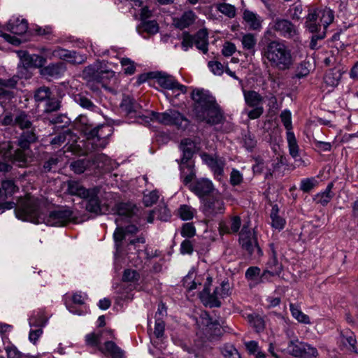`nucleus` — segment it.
Returning a JSON list of instances; mask_svg holds the SVG:
<instances>
[{
    "label": "nucleus",
    "instance_id": "f257e3e1",
    "mask_svg": "<svg viewBox=\"0 0 358 358\" xmlns=\"http://www.w3.org/2000/svg\"><path fill=\"white\" fill-rule=\"evenodd\" d=\"M112 134L113 128L110 126L100 125L86 132L85 137L80 140L76 134L67 129L54 137L51 140V144L58 146L64 144L66 150L76 155H85L94 150L106 148Z\"/></svg>",
    "mask_w": 358,
    "mask_h": 358
},
{
    "label": "nucleus",
    "instance_id": "f03ea898",
    "mask_svg": "<svg viewBox=\"0 0 358 358\" xmlns=\"http://www.w3.org/2000/svg\"><path fill=\"white\" fill-rule=\"evenodd\" d=\"M212 277L208 273L203 275H196L194 270L190 271L183 279V285L188 290L197 289L203 285V289L199 296L205 306L220 307L221 300L231 294V286L228 281H223L219 287H216L213 293L210 292L212 284Z\"/></svg>",
    "mask_w": 358,
    "mask_h": 358
},
{
    "label": "nucleus",
    "instance_id": "7ed1b4c3",
    "mask_svg": "<svg viewBox=\"0 0 358 358\" xmlns=\"http://www.w3.org/2000/svg\"><path fill=\"white\" fill-rule=\"evenodd\" d=\"M261 54L262 62L266 66L279 71L289 69L294 62L291 49L280 40L269 41L263 47Z\"/></svg>",
    "mask_w": 358,
    "mask_h": 358
},
{
    "label": "nucleus",
    "instance_id": "20e7f679",
    "mask_svg": "<svg viewBox=\"0 0 358 358\" xmlns=\"http://www.w3.org/2000/svg\"><path fill=\"white\" fill-rule=\"evenodd\" d=\"M192 99L194 101V110L196 117L210 124H217L223 120V113L215 99L208 91L194 90Z\"/></svg>",
    "mask_w": 358,
    "mask_h": 358
},
{
    "label": "nucleus",
    "instance_id": "39448f33",
    "mask_svg": "<svg viewBox=\"0 0 358 358\" xmlns=\"http://www.w3.org/2000/svg\"><path fill=\"white\" fill-rule=\"evenodd\" d=\"M36 136L33 131L23 132L21 135L18 145L20 148L15 150L13 155L11 154L10 150L12 145L10 142H5L0 146V152L3 153L5 158L9 159L20 167L25 166L28 162V152L31 143L35 142Z\"/></svg>",
    "mask_w": 358,
    "mask_h": 358
},
{
    "label": "nucleus",
    "instance_id": "423d86ee",
    "mask_svg": "<svg viewBox=\"0 0 358 358\" xmlns=\"http://www.w3.org/2000/svg\"><path fill=\"white\" fill-rule=\"evenodd\" d=\"M42 204L40 199L27 194L19 200L15 210V215L22 221L40 224L43 213L41 210Z\"/></svg>",
    "mask_w": 358,
    "mask_h": 358
},
{
    "label": "nucleus",
    "instance_id": "0eeeda50",
    "mask_svg": "<svg viewBox=\"0 0 358 358\" xmlns=\"http://www.w3.org/2000/svg\"><path fill=\"white\" fill-rule=\"evenodd\" d=\"M334 19V12L327 8L308 7L304 27L310 33H327V27Z\"/></svg>",
    "mask_w": 358,
    "mask_h": 358
},
{
    "label": "nucleus",
    "instance_id": "6e6552de",
    "mask_svg": "<svg viewBox=\"0 0 358 358\" xmlns=\"http://www.w3.org/2000/svg\"><path fill=\"white\" fill-rule=\"evenodd\" d=\"M244 101L247 106L252 108L247 111V115L250 120L259 118L264 113L263 103L264 98L255 90L243 89Z\"/></svg>",
    "mask_w": 358,
    "mask_h": 358
},
{
    "label": "nucleus",
    "instance_id": "1a4fd4ad",
    "mask_svg": "<svg viewBox=\"0 0 358 358\" xmlns=\"http://www.w3.org/2000/svg\"><path fill=\"white\" fill-rule=\"evenodd\" d=\"M74 218L75 216L70 209L59 208L50 212L48 215L43 213L41 223L51 227H63L73 221Z\"/></svg>",
    "mask_w": 358,
    "mask_h": 358
},
{
    "label": "nucleus",
    "instance_id": "9d476101",
    "mask_svg": "<svg viewBox=\"0 0 358 358\" xmlns=\"http://www.w3.org/2000/svg\"><path fill=\"white\" fill-rule=\"evenodd\" d=\"M201 210L208 217H213L218 214H223L225 211V205L222 194L220 192H216L210 197L203 199Z\"/></svg>",
    "mask_w": 358,
    "mask_h": 358
},
{
    "label": "nucleus",
    "instance_id": "9b49d317",
    "mask_svg": "<svg viewBox=\"0 0 358 358\" xmlns=\"http://www.w3.org/2000/svg\"><path fill=\"white\" fill-rule=\"evenodd\" d=\"M239 243L242 248L250 255L258 257L262 255L255 233L243 226L239 235Z\"/></svg>",
    "mask_w": 358,
    "mask_h": 358
},
{
    "label": "nucleus",
    "instance_id": "f8f14e48",
    "mask_svg": "<svg viewBox=\"0 0 358 358\" xmlns=\"http://www.w3.org/2000/svg\"><path fill=\"white\" fill-rule=\"evenodd\" d=\"M276 31L282 37L294 38L299 34L296 26L289 20L282 18L275 19L270 24V29L265 32V36H273L272 31Z\"/></svg>",
    "mask_w": 358,
    "mask_h": 358
},
{
    "label": "nucleus",
    "instance_id": "ddd939ff",
    "mask_svg": "<svg viewBox=\"0 0 358 358\" xmlns=\"http://www.w3.org/2000/svg\"><path fill=\"white\" fill-rule=\"evenodd\" d=\"M43 54L48 59L59 58L66 60L74 64H81L85 61V57L80 55L75 51H70L62 48H57L55 50L43 49Z\"/></svg>",
    "mask_w": 358,
    "mask_h": 358
},
{
    "label": "nucleus",
    "instance_id": "4468645a",
    "mask_svg": "<svg viewBox=\"0 0 358 358\" xmlns=\"http://www.w3.org/2000/svg\"><path fill=\"white\" fill-rule=\"evenodd\" d=\"M287 349L291 355L301 358H315L318 355L317 348L299 340L291 341Z\"/></svg>",
    "mask_w": 358,
    "mask_h": 358
},
{
    "label": "nucleus",
    "instance_id": "2eb2a0df",
    "mask_svg": "<svg viewBox=\"0 0 358 358\" xmlns=\"http://www.w3.org/2000/svg\"><path fill=\"white\" fill-rule=\"evenodd\" d=\"M150 120L165 125L176 126H180L186 120L180 113L175 110H168L164 113L151 112Z\"/></svg>",
    "mask_w": 358,
    "mask_h": 358
},
{
    "label": "nucleus",
    "instance_id": "dca6fc26",
    "mask_svg": "<svg viewBox=\"0 0 358 358\" xmlns=\"http://www.w3.org/2000/svg\"><path fill=\"white\" fill-rule=\"evenodd\" d=\"M190 190L199 198L206 199L207 196H212L216 192H219L215 187L213 182L208 178H201L196 180L191 185Z\"/></svg>",
    "mask_w": 358,
    "mask_h": 358
},
{
    "label": "nucleus",
    "instance_id": "f3484780",
    "mask_svg": "<svg viewBox=\"0 0 358 358\" xmlns=\"http://www.w3.org/2000/svg\"><path fill=\"white\" fill-rule=\"evenodd\" d=\"M271 257L266 264V268L261 274V282L268 280L271 276L279 275L282 269V264L277 259V253L274 245L270 244Z\"/></svg>",
    "mask_w": 358,
    "mask_h": 358
},
{
    "label": "nucleus",
    "instance_id": "a211bd4d",
    "mask_svg": "<svg viewBox=\"0 0 358 358\" xmlns=\"http://www.w3.org/2000/svg\"><path fill=\"white\" fill-rule=\"evenodd\" d=\"M84 74L85 76L92 74L90 81H96L103 87H106L108 85L116 80L115 72L111 70L94 71L92 67L89 66L85 69Z\"/></svg>",
    "mask_w": 358,
    "mask_h": 358
},
{
    "label": "nucleus",
    "instance_id": "6ab92c4d",
    "mask_svg": "<svg viewBox=\"0 0 358 358\" xmlns=\"http://www.w3.org/2000/svg\"><path fill=\"white\" fill-rule=\"evenodd\" d=\"M201 157L202 161L213 172L215 178L218 180H221L224 173L225 161L217 156L210 155L207 153H202Z\"/></svg>",
    "mask_w": 358,
    "mask_h": 358
},
{
    "label": "nucleus",
    "instance_id": "aec40b11",
    "mask_svg": "<svg viewBox=\"0 0 358 358\" xmlns=\"http://www.w3.org/2000/svg\"><path fill=\"white\" fill-rule=\"evenodd\" d=\"M157 83L162 87L173 91H179L182 94L187 92V87L180 84L173 76L165 73H157L155 76Z\"/></svg>",
    "mask_w": 358,
    "mask_h": 358
},
{
    "label": "nucleus",
    "instance_id": "412c9836",
    "mask_svg": "<svg viewBox=\"0 0 358 358\" xmlns=\"http://www.w3.org/2000/svg\"><path fill=\"white\" fill-rule=\"evenodd\" d=\"M180 150L182 152V158L180 164V167L184 171L185 165L187 163H192L191 159L193 154L196 151V146L195 143L191 139L187 138L181 141L180 145Z\"/></svg>",
    "mask_w": 358,
    "mask_h": 358
},
{
    "label": "nucleus",
    "instance_id": "4be33fe9",
    "mask_svg": "<svg viewBox=\"0 0 358 358\" xmlns=\"http://www.w3.org/2000/svg\"><path fill=\"white\" fill-rule=\"evenodd\" d=\"M6 29L14 34L22 35L27 32L28 23L24 19L13 17L7 23Z\"/></svg>",
    "mask_w": 358,
    "mask_h": 358
},
{
    "label": "nucleus",
    "instance_id": "5701e85b",
    "mask_svg": "<svg viewBox=\"0 0 358 358\" xmlns=\"http://www.w3.org/2000/svg\"><path fill=\"white\" fill-rule=\"evenodd\" d=\"M120 107L122 110L127 115H133L132 116L135 117L137 115L140 116V105L137 103L134 99L128 96L123 97Z\"/></svg>",
    "mask_w": 358,
    "mask_h": 358
},
{
    "label": "nucleus",
    "instance_id": "b1692460",
    "mask_svg": "<svg viewBox=\"0 0 358 358\" xmlns=\"http://www.w3.org/2000/svg\"><path fill=\"white\" fill-rule=\"evenodd\" d=\"M66 71V66L63 62L49 64L41 69V73L45 77L58 78Z\"/></svg>",
    "mask_w": 358,
    "mask_h": 358
},
{
    "label": "nucleus",
    "instance_id": "393cba45",
    "mask_svg": "<svg viewBox=\"0 0 358 358\" xmlns=\"http://www.w3.org/2000/svg\"><path fill=\"white\" fill-rule=\"evenodd\" d=\"M18 55L23 64L27 66L40 67L45 62V59L37 55H29L26 52L20 51L18 52Z\"/></svg>",
    "mask_w": 358,
    "mask_h": 358
},
{
    "label": "nucleus",
    "instance_id": "a878e982",
    "mask_svg": "<svg viewBox=\"0 0 358 358\" xmlns=\"http://www.w3.org/2000/svg\"><path fill=\"white\" fill-rule=\"evenodd\" d=\"M243 18L251 30H260L262 29V17L249 10L243 11Z\"/></svg>",
    "mask_w": 358,
    "mask_h": 358
},
{
    "label": "nucleus",
    "instance_id": "bb28decb",
    "mask_svg": "<svg viewBox=\"0 0 358 358\" xmlns=\"http://www.w3.org/2000/svg\"><path fill=\"white\" fill-rule=\"evenodd\" d=\"M67 192L71 194L80 198H87L90 194V189L85 188L79 182L75 180H69L66 182Z\"/></svg>",
    "mask_w": 358,
    "mask_h": 358
},
{
    "label": "nucleus",
    "instance_id": "cd10ccee",
    "mask_svg": "<svg viewBox=\"0 0 358 358\" xmlns=\"http://www.w3.org/2000/svg\"><path fill=\"white\" fill-rule=\"evenodd\" d=\"M196 19V15L192 10L185 12L180 17L173 19V24L176 27L183 29L188 27L194 23Z\"/></svg>",
    "mask_w": 358,
    "mask_h": 358
},
{
    "label": "nucleus",
    "instance_id": "c85d7f7f",
    "mask_svg": "<svg viewBox=\"0 0 358 358\" xmlns=\"http://www.w3.org/2000/svg\"><path fill=\"white\" fill-rule=\"evenodd\" d=\"M196 47L204 54L208 52V32L206 29L199 30L194 36Z\"/></svg>",
    "mask_w": 358,
    "mask_h": 358
},
{
    "label": "nucleus",
    "instance_id": "c756f323",
    "mask_svg": "<svg viewBox=\"0 0 358 358\" xmlns=\"http://www.w3.org/2000/svg\"><path fill=\"white\" fill-rule=\"evenodd\" d=\"M17 83V77L15 76L7 80L0 79V96L11 97L10 89L15 87Z\"/></svg>",
    "mask_w": 358,
    "mask_h": 358
},
{
    "label": "nucleus",
    "instance_id": "7c9ffc66",
    "mask_svg": "<svg viewBox=\"0 0 358 358\" xmlns=\"http://www.w3.org/2000/svg\"><path fill=\"white\" fill-rule=\"evenodd\" d=\"M341 77L342 72L341 70H329L324 77V82L327 85L334 87L339 84Z\"/></svg>",
    "mask_w": 358,
    "mask_h": 358
},
{
    "label": "nucleus",
    "instance_id": "2f4dec72",
    "mask_svg": "<svg viewBox=\"0 0 358 358\" xmlns=\"http://www.w3.org/2000/svg\"><path fill=\"white\" fill-rule=\"evenodd\" d=\"M48 318L42 310L34 311L29 319L31 328L43 327L47 322Z\"/></svg>",
    "mask_w": 358,
    "mask_h": 358
},
{
    "label": "nucleus",
    "instance_id": "473e14b6",
    "mask_svg": "<svg viewBox=\"0 0 358 358\" xmlns=\"http://www.w3.org/2000/svg\"><path fill=\"white\" fill-rule=\"evenodd\" d=\"M99 350L103 352L108 353L112 358H124L123 351L112 341L106 342L104 348H99Z\"/></svg>",
    "mask_w": 358,
    "mask_h": 358
},
{
    "label": "nucleus",
    "instance_id": "72a5a7b5",
    "mask_svg": "<svg viewBox=\"0 0 358 358\" xmlns=\"http://www.w3.org/2000/svg\"><path fill=\"white\" fill-rule=\"evenodd\" d=\"M86 199H87L86 209L92 213H99L100 211V203L96 191L94 189H91L90 195Z\"/></svg>",
    "mask_w": 358,
    "mask_h": 358
},
{
    "label": "nucleus",
    "instance_id": "f704fd0d",
    "mask_svg": "<svg viewBox=\"0 0 358 358\" xmlns=\"http://www.w3.org/2000/svg\"><path fill=\"white\" fill-rule=\"evenodd\" d=\"M286 138L288 144L289 155L296 158L299 155V148L297 143L296 138L293 131L286 133Z\"/></svg>",
    "mask_w": 358,
    "mask_h": 358
},
{
    "label": "nucleus",
    "instance_id": "c9c22d12",
    "mask_svg": "<svg viewBox=\"0 0 358 358\" xmlns=\"http://www.w3.org/2000/svg\"><path fill=\"white\" fill-rule=\"evenodd\" d=\"M15 125L18 126L22 129H28L26 132L33 131L31 122L29 116L24 112L17 114L15 117Z\"/></svg>",
    "mask_w": 358,
    "mask_h": 358
},
{
    "label": "nucleus",
    "instance_id": "e433bc0d",
    "mask_svg": "<svg viewBox=\"0 0 358 358\" xmlns=\"http://www.w3.org/2000/svg\"><path fill=\"white\" fill-rule=\"evenodd\" d=\"M278 206H273L271 213V218L272 227L276 229L280 230L283 229L285 220L278 215Z\"/></svg>",
    "mask_w": 358,
    "mask_h": 358
},
{
    "label": "nucleus",
    "instance_id": "4c0bfd02",
    "mask_svg": "<svg viewBox=\"0 0 358 358\" xmlns=\"http://www.w3.org/2000/svg\"><path fill=\"white\" fill-rule=\"evenodd\" d=\"M331 187L332 184H329L323 192L316 194L314 198L315 202L320 203L322 206L327 205L331 201L333 196L331 194Z\"/></svg>",
    "mask_w": 358,
    "mask_h": 358
},
{
    "label": "nucleus",
    "instance_id": "58836bf2",
    "mask_svg": "<svg viewBox=\"0 0 358 358\" xmlns=\"http://www.w3.org/2000/svg\"><path fill=\"white\" fill-rule=\"evenodd\" d=\"M241 220L238 216H234L231 218L230 227L222 226L220 229L222 232L230 234L237 233L241 227Z\"/></svg>",
    "mask_w": 358,
    "mask_h": 358
},
{
    "label": "nucleus",
    "instance_id": "ea45409f",
    "mask_svg": "<svg viewBox=\"0 0 358 358\" xmlns=\"http://www.w3.org/2000/svg\"><path fill=\"white\" fill-rule=\"evenodd\" d=\"M285 158L283 157H277L271 161H267L266 177L272 176L273 173L279 169L284 163Z\"/></svg>",
    "mask_w": 358,
    "mask_h": 358
},
{
    "label": "nucleus",
    "instance_id": "a19ab883",
    "mask_svg": "<svg viewBox=\"0 0 358 358\" xmlns=\"http://www.w3.org/2000/svg\"><path fill=\"white\" fill-rule=\"evenodd\" d=\"M241 43L245 50H254L257 44V39L254 34H245L242 36Z\"/></svg>",
    "mask_w": 358,
    "mask_h": 358
},
{
    "label": "nucleus",
    "instance_id": "79ce46f5",
    "mask_svg": "<svg viewBox=\"0 0 358 358\" xmlns=\"http://www.w3.org/2000/svg\"><path fill=\"white\" fill-rule=\"evenodd\" d=\"M52 96L50 89L47 87H39L34 94L36 102L46 101Z\"/></svg>",
    "mask_w": 358,
    "mask_h": 358
},
{
    "label": "nucleus",
    "instance_id": "37998d69",
    "mask_svg": "<svg viewBox=\"0 0 358 358\" xmlns=\"http://www.w3.org/2000/svg\"><path fill=\"white\" fill-rule=\"evenodd\" d=\"M1 187L3 196H7L8 195L10 196L17 190V186L11 180H3L1 182Z\"/></svg>",
    "mask_w": 358,
    "mask_h": 358
},
{
    "label": "nucleus",
    "instance_id": "c03bdc74",
    "mask_svg": "<svg viewBox=\"0 0 358 358\" xmlns=\"http://www.w3.org/2000/svg\"><path fill=\"white\" fill-rule=\"evenodd\" d=\"M180 217L183 220H189L194 217L196 210L191 206L182 205L178 210Z\"/></svg>",
    "mask_w": 358,
    "mask_h": 358
},
{
    "label": "nucleus",
    "instance_id": "a18cd8bd",
    "mask_svg": "<svg viewBox=\"0 0 358 358\" xmlns=\"http://www.w3.org/2000/svg\"><path fill=\"white\" fill-rule=\"evenodd\" d=\"M217 10L228 17L233 18L236 16V8L229 3H223L217 6Z\"/></svg>",
    "mask_w": 358,
    "mask_h": 358
},
{
    "label": "nucleus",
    "instance_id": "49530a36",
    "mask_svg": "<svg viewBox=\"0 0 358 358\" xmlns=\"http://www.w3.org/2000/svg\"><path fill=\"white\" fill-rule=\"evenodd\" d=\"M134 206L129 203H122L117 206V213L120 216L131 217L134 214Z\"/></svg>",
    "mask_w": 358,
    "mask_h": 358
},
{
    "label": "nucleus",
    "instance_id": "de8ad7c7",
    "mask_svg": "<svg viewBox=\"0 0 358 358\" xmlns=\"http://www.w3.org/2000/svg\"><path fill=\"white\" fill-rule=\"evenodd\" d=\"M290 311L292 313V316L296 319L299 322H303L305 324H309L310 320L308 315L303 313L300 309L297 307L294 306V304L291 303L290 306Z\"/></svg>",
    "mask_w": 358,
    "mask_h": 358
},
{
    "label": "nucleus",
    "instance_id": "09e8293b",
    "mask_svg": "<svg viewBox=\"0 0 358 358\" xmlns=\"http://www.w3.org/2000/svg\"><path fill=\"white\" fill-rule=\"evenodd\" d=\"M303 6L301 3H294L288 10L289 17L293 20H299L303 13Z\"/></svg>",
    "mask_w": 358,
    "mask_h": 358
},
{
    "label": "nucleus",
    "instance_id": "8fccbe9b",
    "mask_svg": "<svg viewBox=\"0 0 358 358\" xmlns=\"http://www.w3.org/2000/svg\"><path fill=\"white\" fill-rule=\"evenodd\" d=\"M280 117L287 130V132L292 131V115L290 111L288 110H284L281 112Z\"/></svg>",
    "mask_w": 358,
    "mask_h": 358
},
{
    "label": "nucleus",
    "instance_id": "3c124183",
    "mask_svg": "<svg viewBox=\"0 0 358 358\" xmlns=\"http://www.w3.org/2000/svg\"><path fill=\"white\" fill-rule=\"evenodd\" d=\"M249 322L255 328L257 331L262 330L264 327V321L262 317L257 315H250L248 316Z\"/></svg>",
    "mask_w": 358,
    "mask_h": 358
},
{
    "label": "nucleus",
    "instance_id": "603ef678",
    "mask_svg": "<svg viewBox=\"0 0 358 358\" xmlns=\"http://www.w3.org/2000/svg\"><path fill=\"white\" fill-rule=\"evenodd\" d=\"M182 174H186L184 178L183 182L185 184H188L190 182L194 177L195 176V173L194 171V164L193 163H187L185 165L184 171L180 169Z\"/></svg>",
    "mask_w": 358,
    "mask_h": 358
},
{
    "label": "nucleus",
    "instance_id": "864d4df0",
    "mask_svg": "<svg viewBox=\"0 0 358 358\" xmlns=\"http://www.w3.org/2000/svg\"><path fill=\"white\" fill-rule=\"evenodd\" d=\"M317 184V180L314 178H305L301 181L300 189L304 192H308Z\"/></svg>",
    "mask_w": 358,
    "mask_h": 358
},
{
    "label": "nucleus",
    "instance_id": "5fc2aeb1",
    "mask_svg": "<svg viewBox=\"0 0 358 358\" xmlns=\"http://www.w3.org/2000/svg\"><path fill=\"white\" fill-rule=\"evenodd\" d=\"M159 195L157 190H153L148 194H145L143 196V203L146 206H151L159 199Z\"/></svg>",
    "mask_w": 358,
    "mask_h": 358
},
{
    "label": "nucleus",
    "instance_id": "6e6d98bb",
    "mask_svg": "<svg viewBox=\"0 0 358 358\" xmlns=\"http://www.w3.org/2000/svg\"><path fill=\"white\" fill-rule=\"evenodd\" d=\"M102 333H90L86 335L85 341L87 345L90 346H99L101 343Z\"/></svg>",
    "mask_w": 358,
    "mask_h": 358
},
{
    "label": "nucleus",
    "instance_id": "4d7b16f0",
    "mask_svg": "<svg viewBox=\"0 0 358 358\" xmlns=\"http://www.w3.org/2000/svg\"><path fill=\"white\" fill-rule=\"evenodd\" d=\"M211 72L215 76H221L224 73V66L217 61H210L208 64Z\"/></svg>",
    "mask_w": 358,
    "mask_h": 358
},
{
    "label": "nucleus",
    "instance_id": "13d9d810",
    "mask_svg": "<svg viewBox=\"0 0 358 358\" xmlns=\"http://www.w3.org/2000/svg\"><path fill=\"white\" fill-rule=\"evenodd\" d=\"M222 353L226 358H241L237 350L231 345H226L222 349Z\"/></svg>",
    "mask_w": 358,
    "mask_h": 358
},
{
    "label": "nucleus",
    "instance_id": "bf43d9fd",
    "mask_svg": "<svg viewBox=\"0 0 358 358\" xmlns=\"http://www.w3.org/2000/svg\"><path fill=\"white\" fill-rule=\"evenodd\" d=\"M120 63L126 74L131 75L134 73L136 68L134 62L131 59L122 58Z\"/></svg>",
    "mask_w": 358,
    "mask_h": 358
},
{
    "label": "nucleus",
    "instance_id": "052dcab7",
    "mask_svg": "<svg viewBox=\"0 0 358 358\" xmlns=\"http://www.w3.org/2000/svg\"><path fill=\"white\" fill-rule=\"evenodd\" d=\"M139 279V274L135 271L132 269H126L124 271L122 275V280L124 282H136Z\"/></svg>",
    "mask_w": 358,
    "mask_h": 358
},
{
    "label": "nucleus",
    "instance_id": "680f3d73",
    "mask_svg": "<svg viewBox=\"0 0 358 358\" xmlns=\"http://www.w3.org/2000/svg\"><path fill=\"white\" fill-rule=\"evenodd\" d=\"M142 27L145 31H146L149 34H156L159 31L158 24L154 20L143 22Z\"/></svg>",
    "mask_w": 358,
    "mask_h": 358
},
{
    "label": "nucleus",
    "instance_id": "e2e57ef3",
    "mask_svg": "<svg viewBox=\"0 0 358 358\" xmlns=\"http://www.w3.org/2000/svg\"><path fill=\"white\" fill-rule=\"evenodd\" d=\"M45 112L50 113L52 111L57 110L59 108V103L58 101L52 97V96L45 101Z\"/></svg>",
    "mask_w": 358,
    "mask_h": 358
},
{
    "label": "nucleus",
    "instance_id": "0e129e2a",
    "mask_svg": "<svg viewBox=\"0 0 358 358\" xmlns=\"http://www.w3.org/2000/svg\"><path fill=\"white\" fill-rule=\"evenodd\" d=\"M164 332V322L161 318H156L154 334L157 338H162Z\"/></svg>",
    "mask_w": 358,
    "mask_h": 358
},
{
    "label": "nucleus",
    "instance_id": "69168bd1",
    "mask_svg": "<svg viewBox=\"0 0 358 358\" xmlns=\"http://www.w3.org/2000/svg\"><path fill=\"white\" fill-rule=\"evenodd\" d=\"M259 276L261 278L260 268L257 266H251L245 272V278L249 280H255Z\"/></svg>",
    "mask_w": 358,
    "mask_h": 358
},
{
    "label": "nucleus",
    "instance_id": "338daca9",
    "mask_svg": "<svg viewBox=\"0 0 358 358\" xmlns=\"http://www.w3.org/2000/svg\"><path fill=\"white\" fill-rule=\"evenodd\" d=\"M8 358H30L23 355L15 346H8L6 348Z\"/></svg>",
    "mask_w": 358,
    "mask_h": 358
},
{
    "label": "nucleus",
    "instance_id": "774afa93",
    "mask_svg": "<svg viewBox=\"0 0 358 358\" xmlns=\"http://www.w3.org/2000/svg\"><path fill=\"white\" fill-rule=\"evenodd\" d=\"M71 167L76 173L80 174L85 171L87 163L83 160H78L71 163Z\"/></svg>",
    "mask_w": 358,
    "mask_h": 358
}]
</instances>
